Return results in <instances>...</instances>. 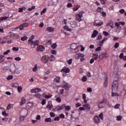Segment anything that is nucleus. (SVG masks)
Returning a JSON list of instances; mask_svg holds the SVG:
<instances>
[{"label": "nucleus", "instance_id": "nucleus-46", "mask_svg": "<svg viewBox=\"0 0 126 126\" xmlns=\"http://www.w3.org/2000/svg\"><path fill=\"white\" fill-rule=\"evenodd\" d=\"M67 63L68 64H71L72 63V59H69L67 61Z\"/></svg>", "mask_w": 126, "mask_h": 126}, {"label": "nucleus", "instance_id": "nucleus-40", "mask_svg": "<svg viewBox=\"0 0 126 126\" xmlns=\"http://www.w3.org/2000/svg\"><path fill=\"white\" fill-rule=\"evenodd\" d=\"M33 9H35V6H32V7L29 8L27 9V10H29V11H31L32 10H33Z\"/></svg>", "mask_w": 126, "mask_h": 126}, {"label": "nucleus", "instance_id": "nucleus-61", "mask_svg": "<svg viewBox=\"0 0 126 126\" xmlns=\"http://www.w3.org/2000/svg\"><path fill=\"white\" fill-rule=\"evenodd\" d=\"M54 121H60V117H59V116L56 117L54 118Z\"/></svg>", "mask_w": 126, "mask_h": 126}, {"label": "nucleus", "instance_id": "nucleus-22", "mask_svg": "<svg viewBox=\"0 0 126 126\" xmlns=\"http://www.w3.org/2000/svg\"><path fill=\"white\" fill-rule=\"evenodd\" d=\"M80 57H84V55H83L82 54L79 53L75 55L76 59H79V58H80Z\"/></svg>", "mask_w": 126, "mask_h": 126}, {"label": "nucleus", "instance_id": "nucleus-39", "mask_svg": "<svg viewBox=\"0 0 126 126\" xmlns=\"http://www.w3.org/2000/svg\"><path fill=\"white\" fill-rule=\"evenodd\" d=\"M12 50L14 52H18V51H19V48L18 47H13Z\"/></svg>", "mask_w": 126, "mask_h": 126}, {"label": "nucleus", "instance_id": "nucleus-63", "mask_svg": "<svg viewBox=\"0 0 126 126\" xmlns=\"http://www.w3.org/2000/svg\"><path fill=\"white\" fill-rule=\"evenodd\" d=\"M72 4L71 3H68L67 4V7H72Z\"/></svg>", "mask_w": 126, "mask_h": 126}, {"label": "nucleus", "instance_id": "nucleus-42", "mask_svg": "<svg viewBox=\"0 0 126 126\" xmlns=\"http://www.w3.org/2000/svg\"><path fill=\"white\" fill-rule=\"evenodd\" d=\"M18 92H19V93H21V92H22V88L21 87V86L18 87Z\"/></svg>", "mask_w": 126, "mask_h": 126}, {"label": "nucleus", "instance_id": "nucleus-25", "mask_svg": "<svg viewBox=\"0 0 126 126\" xmlns=\"http://www.w3.org/2000/svg\"><path fill=\"white\" fill-rule=\"evenodd\" d=\"M64 108H65V111H66L67 112L70 111V109H71V107L69 105L67 106H66L65 105V107Z\"/></svg>", "mask_w": 126, "mask_h": 126}, {"label": "nucleus", "instance_id": "nucleus-43", "mask_svg": "<svg viewBox=\"0 0 126 126\" xmlns=\"http://www.w3.org/2000/svg\"><path fill=\"white\" fill-rule=\"evenodd\" d=\"M56 101L57 102H58V103H61V102H62V99H61V97H58L56 98Z\"/></svg>", "mask_w": 126, "mask_h": 126}, {"label": "nucleus", "instance_id": "nucleus-58", "mask_svg": "<svg viewBox=\"0 0 126 126\" xmlns=\"http://www.w3.org/2000/svg\"><path fill=\"white\" fill-rule=\"evenodd\" d=\"M112 97H114V96H119V94L116 93H112Z\"/></svg>", "mask_w": 126, "mask_h": 126}, {"label": "nucleus", "instance_id": "nucleus-51", "mask_svg": "<svg viewBox=\"0 0 126 126\" xmlns=\"http://www.w3.org/2000/svg\"><path fill=\"white\" fill-rule=\"evenodd\" d=\"M51 48H52V49H56V48H57V44L56 43H54L53 45H51Z\"/></svg>", "mask_w": 126, "mask_h": 126}, {"label": "nucleus", "instance_id": "nucleus-2", "mask_svg": "<svg viewBox=\"0 0 126 126\" xmlns=\"http://www.w3.org/2000/svg\"><path fill=\"white\" fill-rule=\"evenodd\" d=\"M71 113L72 114L70 115L71 120H72V119H75V120H77V119L79 118V116L78 115V112L75 110H73L72 111ZM72 114H74V115Z\"/></svg>", "mask_w": 126, "mask_h": 126}, {"label": "nucleus", "instance_id": "nucleus-41", "mask_svg": "<svg viewBox=\"0 0 126 126\" xmlns=\"http://www.w3.org/2000/svg\"><path fill=\"white\" fill-rule=\"evenodd\" d=\"M101 49H102L101 46L97 47L95 49V52H99V51H101Z\"/></svg>", "mask_w": 126, "mask_h": 126}, {"label": "nucleus", "instance_id": "nucleus-33", "mask_svg": "<svg viewBox=\"0 0 126 126\" xmlns=\"http://www.w3.org/2000/svg\"><path fill=\"white\" fill-rule=\"evenodd\" d=\"M9 53H10V50H7L6 52L3 53V55H4V56H5L6 55H8Z\"/></svg>", "mask_w": 126, "mask_h": 126}, {"label": "nucleus", "instance_id": "nucleus-19", "mask_svg": "<svg viewBox=\"0 0 126 126\" xmlns=\"http://www.w3.org/2000/svg\"><path fill=\"white\" fill-rule=\"evenodd\" d=\"M46 30L48 32H54V31H55V29L51 27H48L47 28Z\"/></svg>", "mask_w": 126, "mask_h": 126}, {"label": "nucleus", "instance_id": "nucleus-20", "mask_svg": "<svg viewBox=\"0 0 126 126\" xmlns=\"http://www.w3.org/2000/svg\"><path fill=\"white\" fill-rule=\"evenodd\" d=\"M98 35V31L96 30L94 31V32L92 35V38H95Z\"/></svg>", "mask_w": 126, "mask_h": 126}, {"label": "nucleus", "instance_id": "nucleus-24", "mask_svg": "<svg viewBox=\"0 0 126 126\" xmlns=\"http://www.w3.org/2000/svg\"><path fill=\"white\" fill-rule=\"evenodd\" d=\"M34 38H35L34 35H32L28 41V44H30V42H33L32 40H33Z\"/></svg>", "mask_w": 126, "mask_h": 126}, {"label": "nucleus", "instance_id": "nucleus-52", "mask_svg": "<svg viewBox=\"0 0 126 126\" xmlns=\"http://www.w3.org/2000/svg\"><path fill=\"white\" fill-rule=\"evenodd\" d=\"M99 118L101 119V120H103V113H101L99 115Z\"/></svg>", "mask_w": 126, "mask_h": 126}, {"label": "nucleus", "instance_id": "nucleus-62", "mask_svg": "<svg viewBox=\"0 0 126 126\" xmlns=\"http://www.w3.org/2000/svg\"><path fill=\"white\" fill-rule=\"evenodd\" d=\"M55 81H57L58 82V83H59V82H60V78L58 77H56L55 78Z\"/></svg>", "mask_w": 126, "mask_h": 126}, {"label": "nucleus", "instance_id": "nucleus-16", "mask_svg": "<svg viewBox=\"0 0 126 126\" xmlns=\"http://www.w3.org/2000/svg\"><path fill=\"white\" fill-rule=\"evenodd\" d=\"M64 108H65V104H63L62 105L57 107V111H62V110H63Z\"/></svg>", "mask_w": 126, "mask_h": 126}, {"label": "nucleus", "instance_id": "nucleus-44", "mask_svg": "<svg viewBox=\"0 0 126 126\" xmlns=\"http://www.w3.org/2000/svg\"><path fill=\"white\" fill-rule=\"evenodd\" d=\"M103 34L106 36V37H108L109 36V32H106V31H103Z\"/></svg>", "mask_w": 126, "mask_h": 126}, {"label": "nucleus", "instance_id": "nucleus-5", "mask_svg": "<svg viewBox=\"0 0 126 126\" xmlns=\"http://www.w3.org/2000/svg\"><path fill=\"white\" fill-rule=\"evenodd\" d=\"M102 24H103V22L101 20H97L94 22V26H101Z\"/></svg>", "mask_w": 126, "mask_h": 126}, {"label": "nucleus", "instance_id": "nucleus-4", "mask_svg": "<svg viewBox=\"0 0 126 126\" xmlns=\"http://www.w3.org/2000/svg\"><path fill=\"white\" fill-rule=\"evenodd\" d=\"M49 59H50V57L49 56L45 55L41 58V61L43 63H48V61H49Z\"/></svg>", "mask_w": 126, "mask_h": 126}, {"label": "nucleus", "instance_id": "nucleus-7", "mask_svg": "<svg viewBox=\"0 0 126 126\" xmlns=\"http://www.w3.org/2000/svg\"><path fill=\"white\" fill-rule=\"evenodd\" d=\"M105 105H106V101L103 100L99 102L98 105V107L99 108V109H102V108H103L105 106Z\"/></svg>", "mask_w": 126, "mask_h": 126}, {"label": "nucleus", "instance_id": "nucleus-34", "mask_svg": "<svg viewBox=\"0 0 126 126\" xmlns=\"http://www.w3.org/2000/svg\"><path fill=\"white\" fill-rule=\"evenodd\" d=\"M24 9H26V8H25V7L19 8L18 12H23V10Z\"/></svg>", "mask_w": 126, "mask_h": 126}, {"label": "nucleus", "instance_id": "nucleus-32", "mask_svg": "<svg viewBox=\"0 0 126 126\" xmlns=\"http://www.w3.org/2000/svg\"><path fill=\"white\" fill-rule=\"evenodd\" d=\"M12 87H14L15 88H17L18 87V83H15L12 84Z\"/></svg>", "mask_w": 126, "mask_h": 126}, {"label": "nucleus", "instance_id": "nucleus-36", "mask_svg": "<svg viewBox=\"0 0 126 126\" xmlns=\"http://www.w3.org/2000/svg\"><path fill=\"white\" fill-rule=\"evenodd\" d=\"M35 93H38V92H40L42 91L41 89L39 88H35Z\"/></svg>", "mask_w": 126, "mask_h": 126}, {"label": "nucleus", "instance_id": "nucleus-55", "mask_svg": "<svg viewBox=\"0 0 126 126\" xmlns=\"http://www.w3.org/2000/svg\"><path fill=\"white\" fill-rule=\"evenodd\" d=\"M79 7H80V5H77L76 7L73 9L74 11H76V10H78Z\"/></svg>", "mask_w": 126, "mask_h": 126}, {"label": "nucleus", "instance_id": "nucleus-13", "mask_svg": "<svg viewBox=\"0 0 126 126\" xmlns=\"http://www.w3.org/2000/svg\"><path fill=\"white\" fill-rule=\"evenodd\" d=\"M70 70L68 68H64L61 70V72H65V73H69Z\"/></svg>", "mask_w": 126, "mask_h": 126}, {"label": "nucleus", "instance_id": "nucleus-54", "mask_svg": "<svg viewBox=\"0 0 126 126\" xmlns=\"http://www.w3.org/2000/svg\"><path fill=\"white\" fill-rule=\"evenodd\" d=\"M34 96L36 98H40V97H41V94H35Z\"/></svg>", "mask_w": 126, "mask_h": 126}, {"label": "nucleus", "instance_id": "nucleus-35", "mask_svg": "<svg viewBox=\"0 0 126 126\" xmlns=\"http://www.w3.org/2000/svg\"><path fill=\"white\" fill-rule=\"evenodd\" d=\"M84 12L83 11H82L81 12H80L79 13L78 15V17L81 18L82 17L83 15L82 14L84 13Z\"/></svg>", "mask_w": 126, "mask_h": 126}, {"label": "nucleus", "instance_id": "nucleus-38", "mask_svg": "<svg viewBox=\"0 0 126 126\" xmlns=\"http://www.w3.org/2000/svg\"><path fill=\"white\" fill-rule=\"evenodd\" d=\"M38 69V66H37V64H36L34 67L32 68L33 71H37V69Z\"/></svg>", "mask_w": 126, "mask_h": 126}, {"label": "nucleus", "instance_id": "nucleus-37", "mask_svg": "<svg viewBox=\"0 0 126 126\" xmlns=\"http://www.w3.org/2000/svg\"><path fill=\"white\" fill-rule=\"evenodd\" d=\"M120 46V43H116L114 45V48L115 49H118Z\"/></svg>", "mask_w": 126, "mask_h": 126}, {"label": "nucleus", "instance_id": "nucleus-60", "mask_svg": "<svg viewBox=\"0 0 126 126\" xmlns=\"http://www.w3.org/2000/svg\"><path fill=\"white\" fill-rule=\"evenodd\" d=\"M123 117L121 116H117V121H121Z\"/></svg>", "mask_w": 126, "mask_h": 126}, {"label": "nucleus", "instance_id": "nucleus-10", "mask_svg": "<svg viewBox=\"0 0 126 126\" xmlns=\"http://www.w3.org/2000/svg\"><path fill=\"white\" fill-rule=\"evenodd\" d=\"M94 121L95 124H99L100 123V119H99V116H94Z\"/></svg>", "mask_w": 126, "mask_h": 126}, {"label": "nucleus", "instance_id": "nucleus-50", "mask_svg": "<svg viewBox=\"0 0 126 126\" xmlns=\"http://www.w3.org/2000/svg\"><path fill=\"white\" fill-rule=\"evenodd\" d=\"M46 11H47V8H45L43 9V10L41 12V15L43 13H46Z\"/></svg>", "mask_w": 126, "mask_h": 126}, {"label": "nucleus", "instance_id": "nucleus-57", "mask_svg": "<svg viewBox=\"0 0 126 126\" xmlns=\"http://www.w3.org/2000/svg\"><path fill=\"white\" fill-rule=\"evenodd\" d=\"M119 58L120 59H121V60H123V59H124V53H121L120 55L119 56Z\"/></svg>", "mask_w": 126, "mask_h": 126}, {"label": "nucleus", "instance_id": "nucleus-64", "mask_svg": "<svg viewBox=\"0 0 126 126\" xmlns=\"http://www.w3.org/2000/svg\"><path fill=\"white\" fill-rule=\"evenodd\" d=\"M101 39H102V35L101 34L98 35L97 40H101Z\"/></svg>", "mask_w": 126, "mask_h": 126}, {"label": "nucleus", "instance_id": "nucleus-30", "mask_svg": "<svg viewBox=\"0 0 126 126\" xmlns=\"http://www.w3.org/2000/svg\"><path fill=\"white\" fill-rule=\"evenodd\" d=\"M28 39V37L27 36L25 35L23 37L21 38V40L22 41H26Z\"/></svg>", "mask_w": 126, "mask_h": 126}, {"label": "nucleus", "instance_id": "nucleus-17", "mask_svg": "<svg viewBox=\"0 0 126 126\" xmlns=\"http://www.w3.org/2000/svg\"><path fill=\"white\" fill-rule=\"evenodd\" d=\"M84 107H85L86 110L87 111H89L90 109H91V106H90V104H86L84 105Z\"/></svg>", "mask_w": 126, "mask_h": 126}, {"label": "nucleus", "instance_id": "nucleus-45", "mask_svg": "<svg viewBox=\"0 0 126 126\" xmlns=\"http://www.w3.org/2000/svg\"><path fill=\"white\" fill-rule=\"evenodd\" d=\"M27 106H28V107H30V108H31V107H32V106H33V103H32V102H29L27 103Z\"/></svg>", "mask_w": 126, "mask_h": 126}, {"label": "nucleus", "instance_id": "nucleus-14", "mask_svg": "<svg viewBox=\"0 0 126 126\" xmlns=\"http://www.w3.org/2000/svg\"><path fill=\"white\" fill-rule=\"evenodd\" d=\"M44 50H45V47L42 45H40L37 49V52L40 51V52H44Z\"/></svg>", "mask_w": 126, "mask_h": 126}, {"label": "nucleus", "instance_id": "nucleus-59", "mask_svg": "<svg viewBox=\"0 0 126 126\" xmlns=\"http://www.w3.org/2000/svg\"><path fill=\"white\" fill-rule=\"evenodd\" d=\"M54 57L55 56H54V55H51L50 56V58H49V60H50V62H52V61H54Z\"/></svg>", "mask_w": 126, "mask_h": 126}, {"label": "nucleus", "instance_id": "nucleus-9", "mask_svg": "<svg viewBox=\"0 0 126 126\" xmlns=\"http://www.w3.org/2000/svg\"><path fill=\"white\" fill-rule=\"evenodd\" d=\"M70 27H72V28H75L76 26H77V23H76V22L75 21H72L70 22Z\"/></svg>", "mask_w": 126, "mask_h": 126}, {"label": "nucleus", "instance_id": "nucleus-29", "mask_svg": "<svg viewBox=\"0 0 126 126\" xmlns=\"http://www.w3.org/2000/svg\"><path fill=\"white\" fill-rule=\"evenodd\" d=\"M63 28L65 30H66V31L71 32V29L68 28V26H64Z\"/></svg>", "mask_w": 126, "mask_h": 126}, {"label": "nucleus", "instance_id": "nucleus-28", "mask_svg": "<svg viewBox=\"0 0 126 126\" xmlns=\"http://www.w3.org/2000/svg\"><path fill=\"white\" fill-rule=\"evenodd\" d=\"M93 57L94 60H97V59H98V53L94 54L93 55Z\"/></svg>", "mask_w": 126, "mask_h": 126}, {"label": "nucleus", "instance_id": "nucleus-49", "mask_svg": "<svg viewBox=\"0 0 126 126\" xmlns=\"http://www.w3.org/2000/svg\"><path fill=\"white\" fill-rule=\"evenodd\" d=\"M12 78H13V76H12V75H9L7 77V80H10V79H12Z\"/></svg>", "mask_w": 126, "mask_h": 126}, {"label": "nucleus", "instance_id": "nucleus-48", "mask_svg": "<svg viewBox=\"0 0 126 126\" xmlns=\"http://www.w3.org/2000/svg\"><path fill=\"white\" fill-rule=\"evenodd\" d=\"M14 60L17 62H19V61H21V58L20 57H15Z\"/></svg>", "mask_w": 126, "mask_h": 126}, {"label": "nucleus", "instance_id": "nucleus-26", "mask_svg": "<svg viewBox=\"0 0 126 126\" xmlns=\"http://www.w3.org/2000/svg\"><path fill=\"white\" fill-rule=\"evenodd\" d=\"M45 122L46 123H52V119H51V118H47L45 119Z\"/></svg>", "mask_w": 126, "mask_h": 126}, {"label": "nucleus", "instance_id": "nucleus-12", "mask_svg": "<svg viewBox=\"0 0 126 126\" xmlns=\"http://www.w3.org/2000/svg\"><path fill=\"white\" fill-rule=\"evenodd\" d=\"M63 88L66 89L67 91H69V88H70V86L69 84L66 83L65 85H63Z\"/></svg>", "mask_w": 126, "mask_h": 126}, {"label": "nucleus", "instance_id": "nucleus-8", "mask_svg": "<svg viewBox=\"0 0 126 126\" xmlns=\"http://www.w3.org/2000/svg\"><path fill=\"white\" fill-rule=\"evenodd\" d=\"M77 44L76 43H72L70 45V49L71 50H74V51H75V50H77Z\"/></svg>", "mask_w": 126, "mask_h": 126}, {"label": "nucleus", "instance_id": "nucleus-11", "mask_svg": "<svg viewBox=\"0 0 126 126\" xmlns=\"http://www.w3.org/2000/svg\"><path fill=\"white\" fill-rule=\"evenodd\" d=\"M97 11L98 12H100V13H102L103 16H104V15H106V12L103 11V8L98 7V8L97 9Z\"/></svg>", "mask_w": 126, "mask_h": 126}, {"label": "nucleus", "instance_id": "nucleus-31", "mask_svg": "<svg viewBox=\"0 0 126 126\" xmlns=\"http://www.w3.org/2000/svg\"><path fill=\"white\" fill-rule=\"evenodd\" d=\"M22 101L20 102V105L21 106H22V105H23V104H25V98H24V97L22 98Z\"/></svg>", "mask_w": 126, "mask_h": 126}, {"label": "nucleus", "instance_id": "nucleus-23", "mask_svg": "<svg viewBox=\"0 0 126 126\" xmlns=\"http://www.w3.org/2000/svg\"><path fill=\"white\" fill-rule=\"evenodd\" d=\"M104 85L105 87H107V86H108V77L107 76H106L105 78V81L104 83Z\"/></svg>", "mask_w": 126, "mask_h": 126}, {"label": "nucleus", "instance_id": "nucleus-6", "mask_svg": "<svg viewBox=\"0 0 126 126\" xmlns=\"http://www.w3.org/2000/svg\"><path fill=\"white\" fill-rule=\"evenodd\" d=\"M29 24L28 23H24L22 25H20V30H24L26 27H28Z\"/></svg>", "mask_w": 126, "mask_h": 126}, {"label": "nucleus", "instance_id": "nucleus-53", "mask_svg": "<svg viewBox=\"0 0 126 126\" xmlns=\"http://www.w3.org/2000/svg\"><path fill=\"white\" fill-rule=\"evenodd\" d=\"M18 39V36L17 35H14L13 38V41H16Z\"/></svg>", "mask_w": 126, "mask_h": 126}, {"label": "nucleus", "instance_id": "nucleus-47", "mask_svg": "<svg viewBox=\"0 0 126 126\" xmlns=\"http://www.w3.org/2000/svg\"><path fill=\"white\" fill-rule=\"evenodd\" d=\"M8 18V17H2L0 18V20L2 21V20H5L6 19H7Z\"/></svg>", "mask_w": 126, "mask_h": 126}, {"label": "nucleus", "instance_id": "nucleus-21", "mask_svg": "<svg viewBox=\"0 0 126 126\" xmlns=\"http://www.w3.org/2000/svg\"><path fill=\"white\" fill-rule=\"evenodd\" d=\"M29 45H30L32 49H34L35 48V46L36 45L35 44V41H31L30 42Z\"/></svg>", "mask_w": 126, "mask_h": 126}, {"label": "nucleus", "instance_id": "nucleus-56", "mask_svg": "<svg viewBox=\"0 0 126 126\" xmlns=\"http://www.w3.org/2000/svg\"><path fill=\"white\" fill-rule=\"evenodd\" d=\"M26 118V117L25 116H20V119L21 121H24V120H25Z\"/></svg>", "mask_w": 126, "mask_h": 126}, {"label": "nucleus", "instance_id": "nucleus-1", "mask_svg": "<svg viewBox=\"0 0 126 126\" xmlns=\"http://www.w3.org/2000/svg\"><path fill=\"white\" fill-rule=\"evenodd\" d=\"M9 67L10 72L14 74L17 73V74H20V71H16V67L15 66V64L14 63L11 64Z\"/></svg>", "mask_w": 126, "mask_h": 126}, {"label": "nucleus", "instance_id": "nucleus-3", "mask_svg": "<svg viewBox=\"0 0 126 126\" xmlns=\"http://www.w3.org/2000/svg\"><path fill=\"white\" fill-rule=\"evenodd\" d=\"M119 87V80L114 79V82L112 85V90L114 91V89H118Z\"/></svg>", "mask_w": 126, "mask_h": 126}, {"label": "nucleus", "instance_id": "nucleus-18", "mask_svg": "<svg viewBox=\"0 0 126 126\" xmlns=\"http://www.w3.org/2000/svg\"><path fill=\"white\" fill-rule=\"evenodd\" d=\"M107 26H110L111 28H114V22L112 21H110L107 24Z\"/></svg>", "mask_w": 126, "mask_h": 126}, {"label": "nucleus", "instance_id": "nucleus-15", "mask_svg": "<svg viewBox=\"0 0 126 126\" xmlns=\"http://www.w3.org/2000/svg\"><path fill=\"white\" fill-rule=\"evenodd\" d=\"M46 108L49 109V110H52V108H53V105L52 104V102L49 101L48 105L46 106Z\"/></svg>", "mask_w": 126, "mask_h": 126}, {"label": "nucleus", "instance_id": "nucleus-27", "mask_svg": "<svg viewBox=\"0 0 126 126\" xmlns=\"http://www.w3.org/2000/svg\"><path fill=\"white\" fill-rule=\"evenodd\" d=\"M81 80H82V81H83V82H85V81H87V76H83V77L82 78Z\"/></svg>", "mask_w": 126, "mask_h": 126}]
</instances>
